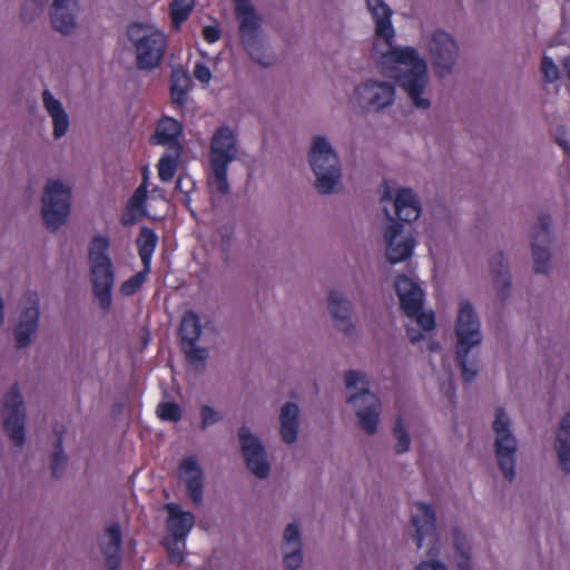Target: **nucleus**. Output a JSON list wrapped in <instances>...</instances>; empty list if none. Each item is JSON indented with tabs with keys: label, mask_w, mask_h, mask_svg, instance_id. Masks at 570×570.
Here are the masks:
<instances>
[{
	"label": "nucleus",
	"mask_w": 570,
	"mask_h": 570,
	"mask_svg": "<svg viewBox=\"0 0 570 570\" xmlns=\"http://www.w3.org/2000/svg\"><path fill=\"white\" fill-rule=\"evenodd\" d=\"M551 216L549 214H540L537 222L535 232L532 236L531 248L537 274H548L550 269V227Z\"/></svg>",
	"instance_id": "nucleus-15"
},
{
	"label": "nucleus",
	"mask_w": 570,
	"mask_h": 570,
	"mask_svg": "<svg viewBox=\"0 0 570 570\" xmlns=\"http://www.w3.org/2000/svg\"><path fill=\"white\" fill-rule=\"evenodd\" d=\"M242 453L248 470L258 479L267 478L269 463L266 459V451L258 438L247 426L238 430Z\"/></svg>",
	"instance_id": "nucleus-12"
},
{
	"label": "nucleus",
	"mask_w": 570,
	"mask_h": 570,
	"mask_svg": "<svg viewBox=\"0 0 570 570\" xmlns=\"http://www.w3.org/2000/svg\"><path fill=\"white\" fill-rule=\"evenodd\" d=\"M429 350L431 352L439 351V350H441V344L439 342H431L429 344Z\"/></svg>",
	"instance_id": "nucleus-59"
},
{
	"label": "nucleus",
	"mask_w": 570,
	"mask_h": 570,
	"mask_svg": "<svg viewBox=\"0 0 570 570\" xmlns=\"http://www.w3.org/2000/svg\"><path fill=\"white\" fill-rule=\"evenodd\" d=\"M181 350L190 364L205 363L208 357L207 348L197 346V343H181Z\"/></svg>",
	"instance_id": "nucleus-41"
},
{
	"label": "nucleus",
	"mask_w": 570,
	"mask_h": 570,
	"mask_svg": "<svg viewBox=\"0 0 570 570\" xmlns=\"http://www.w3.org/2000/svg\"><path fill=\"white\" fill-rule=\"evenodd\" d=\"M384 41L386 40L384 39ZM391 41H393V39ZM385 43L390 47L391 59L409 67L396 76L397 85L407 94L415 107L422 109L429 108L430 101L422 98V94L428 83V68L425 61L413 47H392V42Z\"/></svg>",
	"instance_id": "nucleus-1"
},
{
	"label": "nucleus",
	"mask_w": 570,
	"mask_h": 570,
	"mask_svg": "<svg viewBox=\"0 0 570 570\" xmlns=\"http://www.w3.org/2000/svg\"><path fill=\"white\" fill-rule=\"evenodd\" d=\"M309 164L316 176L315 187L318 193L331 194L341 180V167L337 155L325 137L314 138L309 151Z\"/></svg>",
	"instance_id": "nucleus-7"
},
{
	"label": "nucleus",
	"mask_w": 570,
	"mask_h": 570,
	"mask_svg": "<svg viewBox=\"0 0 570 570\" xmlns=\"http://www.w3.org/2000/svg\"><path fill=\"white\" fill-rule=\"evenodd\" d=\"M43 106L53 121V136L62 137L69 128V118L61 102L49 90L42 92Z\"/></svg>",
	"instance_id": "nucleus-28"
},
{
	"label": "nucleus",
	"mask_w": 570,
	"mask_h": 570,
	"mask_svg": "<svg viewBox=\"0 0 570 570\" xmlns=\"http://www.w3.org/2000/svg\"><path fill=\"white\" fill-rule=\"evenodd\" d=\"M189 77L184 72H174L171 76L170 97L171 100L183 106L186 102Z\"/></svg>",
	"instance_id": "nucleus-35"
},
{
	"label": "nucleus",
	"mask_w": 570,
	"mask_h": 570,
	"mask_svg": "<svg viewBox=\"0 0 570 570\" xmlns=\"http://www.w3.org/2000/svg\"><path fill=\"white\" fill-rule=\"evenodd\" d=\"M106 533L108 535V542L101 547V550L120 551L121 549V529L118 523L110 524Z\"/></svg>",
	"instance_id": "nucleus-42"
},
{
	"label": "nucleus",
	"mask_w": 570,
	"mask_h": 570,
	"mask_svg": "<svg viewBox=\"0 0 570 570\" xmlns=\"http://www.w3.org/2000/svg\"><path fill=\"white\" fill-rule=\"evenodd\" d=\"M298 406L295 403L287 402L281 410V423H298Z\"/></svg>",
	"instance_id": "nucleus-48"
},
{
	"label": "nucleus",
	"mask_w": 570,
	"mask_h": 570,
	"mask_svg": "<svg viewBox=\"0 0 570 570\" xmlns=\"http://www.w3.org/2000/svg\"><path fill=\"white\" fill-rule=\"evenodd\" d=\"M298 433V423H281V435L285 443L292 444L296 441Z\"/></svg>",
	"instance_id": "nucleus-50"
},
{
	"label": "nucleus",
	"mask_w": 570,
	"mask_h": 570,
	"mask_svg": "<svg viewBox=\"0 0 570 570\" xmlns=\"http://www.w3.org/2000/svg\"><path fill=\"white\" fill-rule=\"evenodd\" d=\"M136 243L144 267L150 269L151 257L158 244V236L156 232L146 226L141 227Z\"/></svg>",
	"instance_id": "nucleus-32"
},
{
	"label": "nucleus",
	"mask_w": 570,
	"mask_h": 570,
	"mask_svg": "<svg viewBox=\"0 0 570 570\" xmlns=\"http://www.w3.org/2000/svg\"><path fill=\"white\" fill-rule=\"evenodd\" d=\"M454 552L458 558V570H472L470 547L466 544L465 538L461 535L458 529L454 530Z\"/></svg>",
	"instance_id": "nucleus-36"
},
{
	"label": "nucleus",
	"mask_w": 570,
	"mask_h": 570,
	"mask_svg": "<svg viewBox=\"0 0 570 570\" xmlns=\"http://www.w3.org/2000/svg\"><path fill=\"white\" fill-rule=\"evenodd\" d=\"M71 189L59 180H49L42 196V218L52 232L63 225L70 214Z\"/></svg>",
	"instance_id": "nucleus-8"
},
{
	"label": "nucleus",
	"mask_w": 570,
	"mask_h": 570,
	"mask_svg": "<svg viewBox=\"0 0 570 570\" xmlns=\"http://www.w3.org/2000/svg\"><path fill=\"white\" fill-rule=\"evenodd\" d=\"M365 379V374L358 371L350 370L345 373V385L347 389L355 387L360 382L363 383L364 385H367Z\"/></svg>",
	"instance_id": "nucleus-51"
},
{
	"label": "nucleus",
	"mask_w": 570,
	"mask_h": 570,
	"mask_svg": "<svg viewBox=\"0 0 570 570\" xmlns=\"http://www.w3.org/2000/svg\"><path fill=\"white\" fill-rule=\"evenodd\" d=\"M327 302L335 327L350 334L353 330L350 302L337 291H331L328 293Z\"/></svg>",
	"instance_id": "nucleus-26"
},
{
	"label": "nucleus",
	"mask_w": 570,
	"mask_h": 570,
	"mask_svg": "<svg viewBox=\"0 0 570 570\" xmlns=\"http://www.w3.org/2000/svg\"><path fill=\"white\" fill-rule=\"evenodd\" d=\"M3 407L6 410L3 430L14 445L20 448L26 441V415L18 384H13L4 395Z\"/></svg>",
	"instance_id": "nucleus-10"
},
{
	"label": "nucleus",
	"mask_w": 570,
	"mask_h": 570,
	"mask_svg": "<svg viewBox=\"0 0 570 570\" xmlns=\"http://www.w3.org/2000/svg\"><path fill=\"white\" fill-rule=\"evenodd\" d=\"M203 38L207 43H215L220 39V30L217 26H206L203 28Z\"/></svg>",
	"instance_id": "nucleus-54"
},
{
	"label": "nucleus",
	"mask_w": 570,
	"mask_h": 570,
	"mask_svg": "<svg viewBox=\"0 0 570 570\" xmlns=\"http://www.w3.org/2000/svg\"><path fill=\"white\" fill-rule=\"evenodd\" d=\"M394 207L396 217L404 223L415 222L421 215V206L411 188L397 190Z\"/></svg>",
	"instance_id": "nucleus-27"
},
{
	"label": "nucleus",
	"mask_w": 570,
	"mask_h": 570,
	"mask_svg": "<svg viewBox=\"0 0 570 570\" xmlns=\"http://www.w3.org/2000/svg\"><path fill=\"white\" fill-rule=\"evenodd\" d=\"M416 570H448L446 566L440 561H422Z\"/></svg>",
	"instance_id": "nucleus-55"
},
{
	"label": "nucleus",
	"mask_w": 570,
	"mask_h": 570,
	"mask_svg": "<svg viewBox=\"0 0 570 570\" xmlns=\"http://www.w3.org/2000/svg\"><path fill=\"white\" fill-rule=\"evenodd\" d=\"M456 360L466 383H471L478 374V358L469 360L470 351L482 342L479 317L469 301H462L456 324Z\"/></svg>",
	"instance_id": "nucleus-2"
},
{
	"label": "nucleus",
	"mask_w": 570,
	"mask_h": 570,
	"mask_svg": "<svg viewBox=\"0 0 570 570\" xmlns=\"http://www.w3.org/2000/svg\"><path fill=\"white\" fill-rule=\"evenodd\" d=\"M415 508L417 513L412 517V524L415 528L413 540L417 549H421L425 542L431 546L429 553L432 554L434 550H438L439 544L435 512L432 505L423 502H416Z\"/></svg>",
	"instance_id": "nucleus-14"
},
{
	"label": "nucleus",
	"mask_w": 570,
	"mask_h": 570,
	"mask_svg": "<svg viewBox=\"0 0 570 570\" xmlns=\"http://www.w3.org/2000/svg\"><path fill=\"white\" fill-rule=\"evenodd\" d=\"M409 317L414 318L419 326L424 331H432L435 327V317L433 312H423V309H421L417 314Z\"/></svg>",
	"instance_id": "nucleus-47"
},
{
	"label": "nucleus",
	"mask_w": 570,
	"mask_h": 570,
	"mask_svg": "<svg viewBox=\"0 0 570 570\" xmlns=\"http://www.w3.org/2000/svg\"><path fill=\"white\" fill-rule=\"evenodd\" d=\"M62 432L63 431H59L58 429L56 430L58 438L55 443V451L51 455L50 469H51L52 476L56 479L60 476V472L62 471V469L65 468V464H66V455H65L63 444H62Z\"/></svg>",
	"instance_id": "nucleus-37"
},
{
	"label": "nucleus",
	"mask_w": 570,
	"mask_h": 570,
	"mask_svg": "<svg viewBox=\"0 0 570 570\" xmlns=\"http://www.w3.org/2000/svg\"><path fill=\"white\" fill-rule=\"evenodd\" d=\"M203 333L199 316L196 312L188 309L183 316L178 328L181 343H197Z\"/></svg>",
	"instance_id": "nucleus-31"
},
{
	"label": "nucleus",
	"mask_w": 570,
	"mask_h": 570,
	"mask_svg": "<svg viewBox=\"0 0 570 570\" xmlns=\"http://www.w3.org/2000/svg\"><path fill=\"white\" fill-rule=\"evenodd\" d=\"M393 434L396 439L395 451L399 454L405 453L410 449L411 439L407 431L404 429L403 420L401 416H397L394 426Z\"/></svg>",
	"instance_id": "nucleus-40"
},
{
	"label": "nucleus",
	"mask_w": 570,
	"mask_h": 570,
	"mask_svg": "<svg viewBox=\"0 0 570 570\" xmlns=\"http://www.w3.org/2000/svg\"><path fill=\"white\" fill-rule=\"evenodd\" d=\"M556 450L561 470L570 473V412H567L560 421Z\"/></svg>",
	"instance_id": "nucleus-29"
},
{
	"label": "nucleus",
	"mask_w": 570,
	"mask_h": 570,
	"mask_svg": "<svg viewBox=\"0 0 570 570\" xmlns=\"http://www.w3.org/2000/svg\"><path fill=\"white\" fill-rule=\"evenodd\" d=\"M181 132L183 125L178 120L164 116L158 120L150 142L153 145L167 146V150H183L179 141Z\"/></svg>",
	"instance_id": "nucleus-22"
},
{
	"label": "nucleus",
	"mask_w": 570,
	"mask_h": 570,
	"mask_svg": "<svg viewBox=\"0 0 570 570\" xmlns=\"http://www.w3.org/2000/svg\"><path fill=\"white\" fill-rule=\"evenodd\" d=\"M384 212L386 217L391 220V224L384 232V238L386 242L385 255L391 264H396L412 256L415 247V240L413 237H406L402 242L396 243L395 240L402 233L403 226L401 223L394 220L386 208Z\"/></svg>",
	"instance_id": "nucleus-17"
},
{
	"label": "nucleus",
	"mask_w": 570,
	"mask_h": 570,
	"mask_svg": "<svg viewBox=\"0 0 570 570\" xmlns=\"http://www.w3.org/2000/svg\"><path fill=\"white\" fill-rule=\"evenodd\" d=\"M394 286L400 299V307L406 316L415 315L423 309L424 292L410 277L399 275Z\"/></svg>",
	"instance_id": "nucleus-19"
},
{
	"label": "nucleus",
	"mask_w": 570,
	"mask_h": 570,
	"mask_svg": "<svg viewBox=\"0 0 570 570\" xmlns=\"http://www.w3.org/2000/svg\"><path fill=\"white\" fill-rule=\"evenodd\" d=\"M348 403L357 406L356 415L361 429L372 435L377 430L381 402L379 397L364 387L360 393L348 397Z\"/></svg>",
	"instance_id": "nucleus-16"
},
{
	"label": "nucleus",
	"mask_w": 570,
	"mask_h": 570,
	"mask_svg": "<svg viewBox=\"0 0 570 570\" xmlns=\"http://www.w3.org/2000/svg\"><path fill=\"white\" fill-rule=\"evenodd\" d=\"M194 76L200 82L208 83L212 79V71L205 63L197 62L194 67Z\"/></svg>",
	"instance_id": "nucleus-53"
},
{
	"label": "nucleus",
	"mask_w": 570,
	"mask_h": 570,
	"mask_svg": "<svg viewBox=\"0 0 570 570\" xmlns=\"http://www.w3.org/2000/svg\"><path fill=\"white\" fill-rule=\"evenodd\" d=\"M178 475L184 481L188 498L194 504L199 505L204 498L205 476L197 458H184L178 465Z\"/></svg>",
	"instance_id": "nucleus-18"
},
{
	"label": "nucleus",
	"mask_w": 570,
	"mask_h": 570,
	"mask_svg": "<svg viewBox=\"0 0 570 570\" xmlns=\"http://www.w3.org/2000/svg\"><path fill=\"white\" fill-rule=\"evenodd\" d=\"M235 7V16L238 21V33L240 43L248 56L263 67L274 63L272 55L266 52L261 39L262 19L255 12L249 0H233Z\"/></svg>",
	"instance_id": "nucleus-6"
},
{
	"label": "nucleus",
	"mask_w": 570,
	"mask_h": 570,
	"mask_svg": "<svg viewBox=\"0 0 570 570\" xmlns=\"http://www.w3.org/2000/svg\"><path fill=\"white\" fill-rule=\"evenodd\" d=\"M199 414H200V429L203 431L207 430L210 425H213L222 420V415L209 405H203L200 407Z\"/></svg>",
	"instance_id": "nucleus-44"
},
{
	"label": "nucleus",
	"mask_w": 570,
	"mask_h": 570,
	"mask_svg": "<svg viewBox=\"0 0 570 570\" xmlns=\"http://www.w3.org/2000/svg\"><path fill=\"white\" fill-rule=\"evenodd\" d=\"M148 197L147 177L137 187L128 199L125 209L120 215V222L124 226H132L147 215L146 202Z\"/></svg>",
	"instance_id": "nucleus-24"
},
{
	"label": "nucleus",
	"mask_w": 570,
	"mask_h": 570,
	"mask_svg": "<svg viewBox=\"0 0 570 570\" xmlns=\"http://www.w3.org/2000/svg\"><path fill=\"white\" fill-rule=\"evenodd\" d=\"M366 6L375 22L376 36L390 43L394 38V29L391 22L392 10L383 0H366Z\"/></svg>",
	"instance_id": "nucleus-25"
},
{
	"label": "nucleus",
	"mask_w": 570,
	"mask_h": 570,
	"mask_svg": "<svg viewBox=\"0 0 570 570\" xmlns=\"http://www.w3.org/2000/svg\"><path fill=\"white\" fill-rule=\"evenodd\" d=\"M391 198H392L391 190L389 189V187H386V189H385L381 200L382 202H389V200H391Z\"/></svg>",
	"instance_id": "nucleus-58"
},
{
	"label": "nucleus",
	"mask_w": 570,
	"mask_h": 570,
	"mask_svg": "<svg viewBox=\"0 0 570 570\" xmlns=\"http://www.w3.org/2000/svg\"><path fill=\"white\" fill-rule=\"evenodd\" d=\"M183 150H167L158 161V177L161 181H170L177 171L178 160Z\"/></svg>",
	"instance_id": "nucleus-33"
},
{
	"label": "nucleus",
	"mask_w": 570,
	"mask_h": 570,
	"mask_svg": "<svg viewBox=\"0 0 570 570\" xmlns=\"http://www.w3.org/2000/svg\"><path fill=\"white\" fill-rule=\"evenodd\" d=\"M284 541L286 546H292L293 548H301V534L298 527L295 523H289L284 531Z\"/></svg>",
	"instance_id": "nucleus-49"
},
{
	"label": "nucleus",
	"mask_w": 570,
	"mask_h": 570,
	"mask_svg": "<svg viewBox=\"0 0 570 570\" xmlns=\"http://www.w3.org/2000/svg\"><path fill=\"white\" fill-rule=\"evenodd\" d=\"M490 269L499 294L502 296V298H505L509 295L511 287V275L507 259L502 252L497 253L490 259Z\"/></svg>",
	"instance_id": "nucleus-30"
},
{
	"label": "nucleus",
	"mask_w": 570,
	"mask_h": 570,
	"mask_svg": "<svg viewBox=\"0 0 570 570\" xmlns=\"http://www.w3.org/2000/svg\"><path fill=\"white\" fill-rule=\"evenodd\" d=\"M28 301L31 306L22 311L19 324L14 331V337L18 348H23L31 342V336L36 333L39 322L38 295L29 293Z\"/></svg>",
	"instance_id": "nucleus-20"
},
{
	"label": "nucleus",
	"mask_w": 570,
	"mask_h": 570,
	"mask_svg": "<svg viewBox=\"0 0 570 570\" xmlns=\"http://www.w3.org/2000/svg\"><path fill=\"white\" fill-rule=\"evenodd\" d=\"M168 517L167 530L176 542L184 541L195 524V517L189 511H184L178 503H167L165 507Z\"/></svg>",
	"instance_id": "nucleus-21"
},
{
	"label": "nucleus",
	"mask_w": 570,
	"mask_h": 570,
	"mask_svg": "<svg viewBox=\"0 0 570 570\" xmlns=\"http://www.w3.org/2000/svg\"><path fill=\"white\" fill-rule=\"evenodd\" d=\"M156 413L163 421L179 422L183 416L181 407L176 402H161L158 404Z\"/></svg>",
	"instance_id": "nucleus-38"
},
{
	"label": "nucleus",
	"mask_w": 570,
	"mask_h": 570,
	"mask_svg": "<svg viewBox=\"0 0 570 570\" xmlns=\"http://www.w3.org/2000/svg\"><path fill=\"white\" fill-rule=\"evenodd\" d=\"M237 140L234 131L228 126L219 127L210 141V168L209 186L218 194L229 193L227 179L228 166L236 158Z\"/></svg>",
	"instance_id": "nucleus-5"
},
{
	"label": "nucleus",
	"mask_w": 570,
	"mask_h": 570,
	"mask_svg": "<svg viewBox=\"0 0 570 570\" xmlns=\"http://www.w3.org/2000/svg\"><path fill=\"white\" fill-rule=\"evenodd\" d=\"M428 47L435 73L441 78L451 73L458 58V46L452 36L438 30L432 35Z\"/></svg>",
	"instance_id": "nucleus-11"
},
{
	"label": "nucleus",
	"mask_w": 570,
	"mask_h": 570,
	"mask_svg": "<svg viewBox=\"0 0 570 570\" xmlns=\"http://www.w3.org/2000/svg\"><path fill=\"white\" fill-rule=\"evenodd\" d=\"M195 8V0H173L169 4V16L174 29L179 30Z\"/></svg>",
	"instance_id": "nucleus-34"
},
{
	"label": "nucleus",
	"mask_w": 570,
	"mask_h": 570,
	"mask_svg": "<svg viewBox=\"0 0 570 570\" xmlns=\"http://www.w3.org/2000/svg\"><path fill=\"white\" fill-rule=\"evenodd\" d=\"M406 336L410 340V342L413 344L420 342L423 338V334L420 331L414 330V328H407Z\"/></svg>",
	"instance_id": "nucleus-56"
},
{
	"label": "nucleus",
	"mask_w": 570,
	"mask_h": 570,
	"mask_svg": "<svg viewBox=\"0 0 570 570\" xmlns=\"http://www.w3.org/2000/svg\"><path fill=\"white\" fill-rule=\"evenodd\" d=\"M77 0H53L50 18L53 29L69 35L76 27Z\"/></svg>",
	"instance_id": "nucleus-23"
},
{
	"label": "nucleus",
	"mask_w": 570,
	"mask_h": 570,
	"mask_svg": "<svg viewBox=\"0 0 570 570\" xmlns=\"http://www.w3.org/2000/svg\"><path fill=\"white\" fill-rule=\"evenodd\" d=\"M47 0H27L21 8V19L32 21L43 10Z\"/></svg>",
	"instance_id": "nucleus-43"
},
{
	"label": "nucleus",
	"mask_w": 570,
	"mask_h": 570,
	"mask_svg": "<svg viewBox=\"0 0 570 570\" xmlns=\"http://www.w3.org/2000/svg\"><path fill=\"white\" fill-rule=\"evenodd\" d=\"M395 88L389 82L367 80L355 88L353 100L367 110H380L391 105Z\"/></svg>",
	"instance_id": "nucleus-13"
},
{
	"label": "nucleus",
	"mask_w": 570,
	"mask_h": 570,
	"mask_svg": "<svg viewBox=\"0 0 570 570\" xmlns=\"http://www.w3.org/2000/svg\"><path fill=\"white\" fill-rule=\"evenodd\" d=\"M557 144L563 149L564 154L570 158V145L563 136H557Z\"/></svg>",
	"instance_id": "nucleus-57"
},
{
	"label": "nucleus",
	"mask_w": 570,
	"mask_h": 570,
	"mask_svg": "<svg viewBox=\"0 0 570 570\" xmlns=\"http://www.w3.org/2000/svg\"><path fill=\"white\" fill-rule=\"evenodd\" d=\"M541 71L547 82H553L559 79V67L554 63L551 57L543 56L541 60Z\"/></svg>",
	"instance_id": "nucleus-45"
},
{
	"label": "nucleus",
	"mask_w": 570,
	"mask_h": 570,
	"mask_svg": "<svg viewBox=\"0 0 570 570\" xmlns=\"http://www.w3.org/2000/svg\"><path fill=\"white\" fill-rule=\"evenodd\" d=\"M149 271L150 269H147V267H144L142 271L136 273L127 281H125L120 286L121 294L125 296L135 295L146 282Z\"/></svg>",
	"instance_id": "nucleus-39"
},
{
	"label": "nucleus",
	"mask_w": 570,
	"mask_h": 570,
	"mask_svg": "<svg viewBox=\"0 0 570 570\" xmlns=\"http://www.w3.org/2000/svg\"><path fill=\"white\" fill-rule=\"evenodd\" d=\"M302 550L301 548H293V551L284 553V566L287 570H297L302 564Z\"/></svg>",
	"instance_id": "nucleus-46"
},
{
	"label": "nucleus",
	"mask_w": 570,
	"mask_h": 570,
	"mask_svg": "<svg viewBox=\"0 0 570 570\" xmlns=\"http://www.w3.org/2000/svg\"><path fill=\"white\" fill-rule=\"evenodd\" d=\"M127 36L134 46L138 69L149 71L160 65L168 45L163 31L142 22H132L127 28Z\"/></svg>",
	"instance_id": "nucleus-4"
},
{
	"label": "nucleus",
	"mask_w": 570,
	"mask_h": 570,
	"mask_svg": "<svg viewBox=\"0 0 570 570\" xmlns=\"http://www.w3.org/2000/svg\"><path fill=\"white\" fill-rule=\"evenodd\" d=\"M108 570H118L120 566V551L101 550Z\"/></svg>",
	"instance_id": "nucleus-52"
},
{
	"label": "nucleus",
	"mask_w": 570,
	"mask_h": 570,
	"mask_svg": "<svg viewBox=\"0 0 570 570\" xmlns=\"http://www.w3.org/2000/svg\"><path fill=\"white\" fill-rule=\"evenodd\" d=\"M109 247V238L105 235L94 236L88 247L92 291L102 309H108L111 305L115 282L112 262L108 255Z\"/></svg>",
	"instance_id": "nucleus-3"
},
{
	"label": "nucleus",
	"mask_w": 570,
	"mask_h": 570,
	"mask_svg": "<svg viewBox=\"0 0 570 570\" xmlns=\"http://www.w3.org/2000/svg\"><path fill=\"white\" fill-rule=\"evenodd\" d=\"M510 421L502 407L497 409L493 430L495 438V456L500 470L508 481H512L515 475V452L517 440L510 432Z\"/></svg>",
	"instance_id": "nucleus-9"
}]
</instances>
